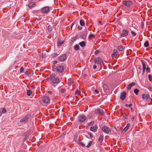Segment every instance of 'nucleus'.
Wrapping results in <instances>:
<instances>
[{"label": "nucleus", "mask_w": 152, "mask_h": 152, "mask_svg": "<svg viewBox=\"0 0 152 152\" xmlns=\"http://www.w3.org/2000/svg\"><path fill=\"white\" fill-rule=\"evenodd\" d=\"M47 79L53 84H58L61 81L62 77H56L55 74H52L48 77Z\"/></svg>", "instance_id": "obj_1"}, {"label": "nucleus", "mask_w": 152, "mask_h": 152, "mask_svg": "<svg viewBox=\"0 0 152 152\" xmlns=\"http://www.w3.org/2000/svg\"><path fill=\"white\" fill-rule=\"evenodd\" d=\"M39 100L40 103L45 104L48 103L50 99L49 97L47 96H43L39 98Z\"/></svg>", "instance_id": "obj_2"}, {"label": "nucleus", "mask_w": 152, "mask_h": 152, "mask_svg": "<svg viewBox=\"0 0 152 152\" xmlns=\"http://www.w3.org/2000/svg\"><path fill=\"white\" fill-rule=\"evenodd\" d=\"M56 74H59L60 76L62 75L64 72V68L62 66H58L56 68Z\"/></svg>", "instance_id": "obj_3"}, {"label": "nucleus", "mask_w": 152, "mask_h": 152, "mask_svg": "<svg viewBox=\"0 0 152 152\" xmlns=\"http://www.w3.org/2000/svg\"><path fill=\"white\" fill-rule=\"evenodd\" d=\"M30 115L27 114L26 115L20 120V122L24 124L26 123L28 121L29 118H30Z\"/></svg>", "instance_id": "obj_4"}, {"label": "nucleus", "mask_w": 152, "mask_h": 152, "mask_svg": "<svg viewBox=\"0 0 152 152\" xmlns=\"http://www.w3.org/2000/svg\"><path fill=\"white\" fill-rule=\"evenodd\" d=\"M50 10L49 7L46 6L43 7L41 10V12L42 13L47 14L49 12Z\"/></svg>", "instance_id": "obj_5"}, {"label": "nucleus", "mask_w": 152, "mask_h": 152, "mask_svg": "<svg viewBox=\"0 0 152 152\" xmlns=\"http://www.w3.org/2000/svg\"><path fill=\"white\" fill-rule=\"evenodd\" d=\"M86 117L83 115H80L78 117V121L80 122L85 121L86 119Z\"/></svg>", "instance_id": "obj_6"}, {"label": "nucleus", "mask_w": 152, "mask_h": 152, "mask_svg": "<svg viewBox=\"0 0 152 152\" xmlns=\"http://www.w3.org/2000/svg\"><path fill=\"white\" fill-rule=\"evenodd\" d=\"M129 31L126 29H123L122 31V33L121 34L120 37H126L128 35Z\"/></svg>", "instance_id": "obj_7"}, {"label": "nucleus", "mask_w": 152, "mask_h": 152, "mask_svg": "<svg viewBox=\"0 0 152 152\" xmlns=\"http://www.w3.org/2000/svg\"><path fill=\"white\" fill-rule=\"evenodd\" d=\"M102 129L105 133H108L111 132V130L109 128L106 126H103L102 128Z\"/></svg>", "instance_id": "obj_8"}, {"label": "nucleus", "mask_w": 152, "mask_h": 152, "mask_svg": "<svg viewBox=\"0 0 152 152\" xmlns=\"http://www.w3.org/2000/svg\"><path fill=\"white\" fill-rule=\"evenodd\" d=\"M102 59L99 57L95 58L94 60V63L97 64H100L102 62Z\"/></svg>", "instance_id": "obj_9"}, {"label": "nucleus", "mask_w": 152, "mask_h": 152, "mask_svg": "<svg viewBox=\"0 0 152 152\" xmlns=\"http://www.w3.org/2000/svg\"><path fill=\"white\" fill-rule=\"evenodd\" d=\"M96 113L98 114L102 115H104V110L101 108H98L96 109Z\"/></svg>", "instance_id": "obj_10"}, {"label": "nucleus", "mask_w": 152, "mask_h": 152, "mask_svg": "<svg viewBox=\"0 0 152 152\" xmlns=\"http://www.w3.org/2000/svg\"><path fill=\"white\" fill-rule=\"evenodd\" d=\"M66 58V56L65 54H63L61 56H60L58 57V60L60 61H64Z\"/></svg>", "instance_id": "obj_11"}, {"label": "nucleus", "mask_w": 152, "mask_h": 152, "mask_svg": "<svg viewBox=\"0 0 152 152\" xmlns=\"http://www.w3.org/2000/svg\"><path fill=\"white\" fill-rule=\"evenodd\" d=\"M123 4L126 6L129 7L131 6L132 4V2L130 1H124L123 2Z\"/></svg>", "instance_id": "obj_12"}, {"label": "nucleus", "mask_w": 152, "mask_h": 152, "mask_svg": "<svg viewBox=\"0 0 152 152\" xmlns=\"http://www.w3.org/2000/svg\"><path fill=\"white\" fill-rule=\"evenodd\" d=\"M142 98L143 100L146 99L147 101H148V99H151L150 98V96L149 95L145 94H142Z\"/></svg>", "instance_id": "obj_13"}, {"label": "nucleus", "mask_w": 152, "mask_h": 152, "mask_svg": "<svg viewBox=\"0 0 152 152\" xmlns=\"http://www.w3.org/2000/svg\"><path fill=\"white\" fill-rule=\"evenodd\" d=\"M126 93L125 92H123L121 94L120 98L122 100H124L126 98Z\"/></svg>", "instance_id": "obj_14"}, {"label": "nucleus", "mask_w": 152, "mask_h": 152, "mask_svg": "<svg viewBox=\"0 0 152 152\" xmlns=\"http://www.w3.org/2000/svg\"><path fill=\"white\" fill-rule=\"evenodd\" d=\"M103 89L104 91L105 92H108L109 91V89L106 84H104L103 86Z\"/></svg>", "instance_id": "obj_15"}, {"label": "nucleus", "mask_w": 152, "mask_h": 152, "mask_svg": "<svg viewBox=\"0 0 152 152\" xmlns=\"http://www.w3.org/2000/svg\"><path fill=\"white\" fill-rule=\"evenodd\" d=\"M35 6L36 4L35 3H34L33 2H31L29 3L28 6L30 8H31Z\"/></svg>", "instance_id": "obj_16"}, {"label": "nucleus", "mask_w": 152, "mask_h": 152, "mask_svg": "<svg viewBox=\"0 0 152 152\" xmlns=\"http://www.w3.org/2000/svg\"><path fill=\"white\" fill-rule=\"evenodd\" d=\"M135 85V83L133 82L132 83H130L127 87V89L129 90H131L132 86H134Z\"/></svg>", "instance_id": "obj_17"}, {"label": "nucleus", "mask_w": 152, "mask_h": 152, "mask_svg": "<svg viewBox=\"0 0 152 152\" xmlns=\"http://www.w3.org/2000/svg\"><path fill=\"white\" fill-rule=\"evenodd\" d=\"M103 140V137L102 135H101L100 136L98 139V141L99 143H101L102 142Z\"/></svg>", "instance_id": "obj_18"}, {"label": "nucleus", "mask_w": 152, "mask_h": 152, "mask_svg": "<svg viewBox=\"0 0 152 152\" xmlns=\"http://www.w3.org/2000/svg\"><path fill=\"white\" fill-rule=\"evenodd\" d=\"M129 117L130 118L133 123L135 122V119L134 118V117L133 115H129Z\"/></svg>", "instance_id": "obj_19"}, {"label": "nucleus", "mask_w": 152, "mask_h": 152, "mask_svg": "<svg viewBox=\"0 0 152 152\" xmlns=\"http://www.w3.org/2000/svg\"><path fill=\"white\" fill-rule=\"evenodd\" d=\"M79 45L82 47H83L86 45V43L84 41H82L81 42H80L79 43Z\"/></svg>", "instance_id": "obj_20"}, {"label": "nucleus", "mask_w": 152, "mask_h": 152, "mask_svg": "<svg viewBox=\"0 0 152 152\" xmlns=\"http://www.w3.org/2000/svg\"><path fill=\"white\" fill-rule=\"evenodd\" d=\"M97 127L96 126H91V127L90 128V130L91 131H94L95 130H96Z\"/></svg>", "instance_id": "obj_21"}, {"label": "nucleus", "mask_w": 152, "mask_h": 152, "mask_svg": "<svg viewBox=\"0 0 152 152\" xmlns=\"http://www.w3.org/2000/svg\"><path fill=\"white\" fill-rule=\"evenodd\" d=\"M66 91V89L64 88H61L60 90V92L62 94H64Z\"/></svg>", "instance_id": "obj_22"}, {"label": "nucleus", "mask_w": 152, "mask_h": 152, "mask_svg": "<svg viewBox=\"0 0 152 152\" xmlns=\"http://www.w3.org/2000/svg\"><path fill=\"white\" fill-rule=\"evenodd\" d=\"M27 95L28 96H30L32 93V91L31 90H27Z\"/></svg>", "instance_id": "obj_23"}, {"label": "nucleus", "mask_w": 152, "mask_h": 152, "mask_svg": "<svg viewBox=\"0 0 152 152\" xmlns=\"http://www.w3.org/2000/svg\"><path fill=\"white\" fill-rule=\"evenodd\" d=\"M123 47L121 45L119 46L118 47V49L120 51H122L123 50Z\"/></svg>", "instance_id": "obj_24"}, {"label": "nucleus", "mask_w": 152, "mask_h": 152, "mask_svg": "<svg viewBox=\"0 0 152 152\" xmlns=\"http://www.w3.org/2000/svg\"><path fill=\"white\" fill-rule=\"evenodd\" d=\"M80 24L81 26H83L85 24L84 21L82 20H81L80 21Z\"/></svg>", "instance_id": "obj_25"}, {"label": "nucleus", "mask_w": 152, "mask_h": 152, "mask_svg": "<svg viewBox=\"0 0 152 152\" xmlns=\"http://www.w3.org/2000/svg\"><path fill=\"white\" fill-rule=\"evenodd\" d=\"M27 133H24L23 135V136L24 137L23 138L24 140H25L27 137Z\"/></svg>", "instance_id": "obj_26"}, {"label": "nucleus", "mask_w": 152, "mask_h": 152, "mask_svg": "<svg viewBox=\"0 0 152 152\" xmlns=\"http://www.w3.org/2000/svg\"><path fill=\"white\" fill-rule=\"evenodd\" d=\"M74 49L75 50H78L79 49V46L78 45H76L74 46Z\"/></svg>", "instance_id": "obj_27"}, {"label": "nucleus", "mask_w": 152, "mask_h": 152, "mask_svg": "<svg viewBox=\"0 0 152 152\" xmlns=\"http://www.w3.org/2000/svg\"><path fill=\"white\" fill-rule=\"evenodd\" d=\"M149 44L148 42V41H146L144 44V46L145 47H148L149 46Z\"/></svg>", "instance_id": "obj_28"}, {"label": "nucleus", "mask_w": 152, "mask_h": 152, "mask_svg": "<svg viewBox=\"0 0 152 152\" xmlns=\"http://www.w3.org/2000/svg\"><path fill=\"white\" fill-rule=\"evenodd\" d=\"M139 91L137 89H135L134 90V92L136 95H138Z\"/></svg>", "instance_id": "obj_29"}, {"label": "nucleus", "mask_w": 152, "mask_h": 152, "mask_svg": "<svg viewBox=\"0 0 152 152\" xmlns=\"http://www.w3.org/2000/svg\"><path fill=\"white\" fill-rule=\"evenodd\" d=\"M128 129L127 127H125L122 130V133H124L126 131L128 130Z\"/></svg>", "instance_id": "obj_30"}, {"label": "nucleus", "mask_w": 152, "mask_h": 152, "mask_svg": "<svg viewBox=\"0 0 152 152\" xmlns=\"http://www.w3.org/2000/svg\"><path fill=\"white\" fill-rule=\"evenodd\" d=\"M48 30L49 32H50L52 30V28L49 25L48 26Z\"/></svg>", "instance_id": "obj_31"}, {"label": "nucleus", "mask_w": 152, "mask_h": 152, "mask_svg": "<svg viewBox=\"0 0 152 152\" xmlns=\"http://www.w3.org/2000/svg\"><path fill=\"white\" fill-rule=\"evenodd\" d=\"M64 42H58V46H60L61 45H62L63 44Z\"/></svg>", "instance_id": "obj_32"}, {"label": "nucleus", "mask_w": 152, "mask_h": 152, "mask_svg": "<svg viewBox=\"0 0 152 152\" xmlns=\"http://www.w3.org/2000/svg\"><path fill=\"white\" fill-rule=\"evenodd\" d=\"M118 52L117 50L116 49H114L113 50V53H114L115 55H117V53H118Z\"/></svg>", "instance_id": "obj_33"}, {"label": "nucleus", "mask_w": 152, "mask_h": 152, "mask_svg": "<svg viewBox=\"0 0 152 152\" xmlns=\"http://www.w3.org/2000/svg\"><path fill=\"white\" fill-rule=\"evenodd\" d=\"M130 32L133 36H134L136 34V33L133 31H131Z\"/></svg>", "instance_id": "obj_34"}, {"label": "nucleus", "mask_w": 152, "mask_h": 152, "mask_svg": "<svg viewBox=\"0 0 152 152\" xmlns=\"http://www.w3.org/2000/svg\"><path fill=\"white\" fill-rule=\"evenodd\" d=\"M80 93V91H79L77 90L76 91L75 94L79 95Z\"/></svg>", "instance_id": "obj_35"}, {"label": "nucleus", "mask_w": 152, "mask_h": 152, "mask_svg": "<svg viewBox=\"0 0 152 152\" xmlns=\"http://www.w3.org/2000/svg\"><path fill=\"white\" fill-rule=\"evenodd\" d=\"M6 112V110L5 108H3L2 109L1 113H5Z\"/></svg>", "instance_id": "obj_36"}, {"label": "nucleus", "mask_w": 152, "mask_h": 152, "mask_svg": "<svg viewBox=\"0 0 152 152\" xmlns=\"http://www.w3.org/2000/svg\"><path fill=\"white\" fill-rule=\"evenodd\" d=\"M94 123V121H91V122H89L88 124V126H91L92 125H93V124Z\"/></svg>", "instance_id": "obj_37"}, {"label": "nucleus", "mask_w": 152, "mask_h": 152, "mask_svg": "<svg viewBox=\"0 0 152 152\" xmlns=\"http://www.w3.org/2000/svg\"><path fill=\"white\" fill-rule=\"evenodd\" d=\"M92 143V141H90L89 142V143L86 146V147L87 148H89L90 147V146L91 144Z\"/></svg>", "instance_id": "obj_38"}, {"label": "nucleus", "mask_w": 152, "mask_h": 152, "mask_svg": "<svg viewBox=\"0 0 152 152\" xmlns=\"http://www.w3.org/2000/svg\"><path fill=\"white\" fill-rule=\"evenodd\" d=\"M94 36V35L92 34H90L89 35V36L88 38H89V39H90L91 38H92Z\"/></svg>", "instance_id": "obj_39"}, {"label": "nucleus", "mask_w": 152, "mask_h": 152, "mask_svg": "<svg viewBox=\"0 0 152 152\" xmlns=\"http://www.w3.org/2000/svg\"><path fill=\"white\" fill-rule=\"evenodd\" d=\"M146 69V72H150V68L149 67H147Z\"/></svg>", "instance_id": "obj_40"}, {"label": "nucleus", "mask_w": 152, "mask_h": 152, "mask_svg": "<svg viewBox=\"0 0 152 152\" xmlns=\"http://www.w3.org/2000/svg\"><path fill=\"white\" fill-rule=\"evenodd\" d=\"M128 11H131L132 10L134 11V9H133V8L132 7V8L129 7V9H128Z\"/></svg>", "instance_id": "obj_41"}, {"label": "nucleus", "mask_w": 152, "mask_h": 152, "mask_svg": "<svg viewBox=\"0 0 152 152\" xmlns=\"http://www.w3.org/2000/svg\"><path fill=\"white\" fill-rule=\"evenodd\" d=\"M24 70V68L23 66L21 67L20 70V73L22 72Z\"/></svg>", "instance_id": "obj_42"}, {"label": "nucleus", "mask_w": 152, "mask_h": 152, "mask_svg": "<svg viewBox=\"0 0 152 152\" xmlns=\"http://www.w3.org/2000/svg\"><path fill=\"white\" fill-rule=\"evenodd\" d=\"M148 89L149 91H152V87L151 86H149Z\"/></svg>", "instance_id": "obj_43"}, {"label": "nucleus", "mask_w": 152, "mask_h": 152, "mask_svg": "<svg viewBox=\"0 0 152 152\" xmlns=\"http://www.w3.org/2000/svg\"><path fill=\"white\" fill-rule=\"evenodd\" d=\"M88 134L89 135H90V138H91V139H92L93 137V135H92V134L91 133H88Z\"/></svg>", "instance_id": "obj_44"}, {"label": "nucleus", "mask_w": 152, "mask_h": 152, "mask_svg": "<svg viewBox=\"0 0 152 152\" xmlns=\"http://www.w3.org/2000/svg\"><path fill=\"white\" fill-rule=\"evenodd\" d=\"M58 55V54L57 53H54L53 55V56L54 57H56Z\"/></svg>", "instance_id": "obj_45"}, {"label": "nucleus", "mask_w": 152, "mask_h": 152, "mask_svg": "<svg viewBox=\"0 0 152 152\" xmlns=\"http://www.w3.org/2000/svg\"><path fill=\"white\" fill-rule=\"evenodd\" d=\"M80 145H81L83 147H85V145L82 142H80Z\"/></svg>", "instance_id": "obj_46"}, {"label": "nucleus", "mask_w": 152, "mask_h": 152, "mask_svg": "<svg viewBox=\"0 0 152 152\" xmlns=\"http://www.w3.org/2000/svg\"><path fill=\"white\" fill-rule=\"evenodd\" d=\"M99 52H100V51L99 50H97L95 51V54H98L99 53Z\"/></svg>", "instance_id": "obj_47"}, {"label": "nucleus", "mask_w": 152, "mask_h": 152, "mask_svg": "<svg viewBox=\"0 0 152 152\" xmlns=\"http://www.w3.org/2000/svg\"><path fill=\"white\" fill-rule=\"evenodd\" d=\"M141 62L142 63V66L145 64V63L143 61H142V60H141Z\"/></svg>", "instance_id": "obj_48"}, {"label": "nucleus", "mask_w": 152, "mask_h": 152, "mask_svg": "<svg viewBox=\"0 0 152 152\" xmlns=\"http://www.w3.org/2000/svg\"><path fill=\"white\" fill-rule=\"evenodd\" d=\"M94 91L96 94H98L99 93V91L98 90L96 89L94 90Z\"/></svg>", "instance_id": "obj_49"}, {"label": "nucleus", "mask_w": 152, "mask_h": 152, "mask_svg": "<svg viewBox=\"0 0 152 152\" xmlns=\"http://www.w3.org/2000/svg\"><path fill=\"white\" fill-rule=\"evenodd\" d=\"M151 77H152L151 75H148V78H149V80L150 81H151V80H150V78H151Z\"/></svg>", "instance_id": "obj_50"}, {"label": "nucleus", "mask_w": 152, "mask_h": 152, "mask_svg": "<svg viewBox=\"0 0 152 152\" xmlns=\"http://www.w3.org/2000/svg\"><path fill=\"white\" fill-rule=\"evenodd\" d=\"M57 63V61H53V64H56ZM54 66H55V65H54L53 67H54Z\"/></svg>", "instance_id": "obj_51"}, {"label": "nucleus", "mask_w": 152, "mask_h": 152, "mask_svg": "<svg viewBox=\"0 0 152 152\" xmlns=\"http://www.w3.org/2000/svg\"><path fill=\"white\" fill-rule=\"evenodd\" d=\"M97 68V66L96 65H94L93 66V68L94 69H95Z\"/></svg>", "instance_id": "obj_52"}, {"label": "nucleus", "mask_w": 152, "mask_h": 152, "mask_svg": "<svg viewBox=\"0 0 152 152\" xmlns=\"http://www.w3.org/2000/svg\"><path fill=\"white\" fill-rule=\"evenodd\" d=\"M130 126V124H127V125L126 127H127V128L128 129L129 126Z\"/></svg>", "instance_id": "obj_53"}, {"label": "nucleus", "mask_w": 152, "mask_h": 152, "mask_svg": "<svg viewBox=\"0 0 152 152\" xmlns=\"http://www.w3.org/2000/svg\"><path fill=\"white\" fill-rule=\"evenodd\" d=\"M77 28H78V29L79 30H81L82 28V27L80 26H78Z\"/></svg>", "instance_id": "obj_54"}, {"label": "nucleus", "mask_w": 152, "mask_h": 152, "mask_svg": "<svg viewBox=\"0 0 152 152\" xmlns=\"http://www.w3.org/2000/svg\"><path fill=\"white\" fill-rule=\"evenodd\" d=\"M145 69H144V68H142V74L144 73L145 71Z\"/></svg>", "instance_id": "obj_55"}, {"label": "nucleus", "mask_w": 152, "mask_h": 152, "mask_svg": "<svg viewBox=\"0 0 152 152\" xmlns=\"http://www.w3.org/2000/svg\"><path fill=\"white\" fill-rule=\"evenodd\" d=\"M132 102H130V104L128 105L129 107H130L132 106Z\"/></svg>", "instance_id": "obj_56"}, {"label": "nucleus", "mask_w": 152, "mask_h": 152, "mask_svg": "<svg viewBox=\"0 0 152 152\" xmlns=\"http://www.w3.org/2000/svg\"><path fill=\"white\" fill-rule=\"evenodd\" d=\"M143 68L145 69L146 68V65H143L142 66Z\"/></svg>", "instance_id": "obj_57"}, {"label": "nucleus", "mask_w": 152, "mask_h": 152, "mask_svg": "<svg viewBox=\"0 0 152 152\" xmlns=\"http://www.w3.org/2000/svg\"><path fill=\"white\" fill-rule=\"evenodd\" d=\"M98 23L100 24L101 25H102L103 24L102 23V22L101 21H99Z\"/></svg>", "instance_id": "obj_58"}, {"label": "nucleus", "mask_w": 152, "mask_h": 152, "mask_svg": "<svg viewBox=\"0 0 152 152\" xmlns=\"http://www.w3.org/2000/svg\"><path fill=\"white\" fill-rule=\"evenodd\" d=\"M115 55V54H114V53H113L111 54V56L112 57H114Z\"/></svg>", "instance_id": "obj_59"}, {"label": "nucleus", "mask_w": 152, "mask_h": 152, "mask_svg": "<svg viewBox=\"0 0 152 152\" xmlns=\"http://www.w3.org/2000/svg\"><path fill=\"white\" fill-rule=\"evenodd\" d=\"M48 93L50 94H51L52 93V91H48Z\"/></svg>", "instance_id": "obj_60"}, {"label": "nucleus", "mask_w": 152, "mask_h": 152, "mask_svg": "<svg viewBox=\"0 0 152 152\" xmlns=\"http://www.w3.org/2000/svg\"><path fill=\"white\" fill-rule=\"evenodd\" d=\"M74 22H73V23H72V25H71V29H72V26L73 25H74Z\"/></svg>", "instance_id": "obj_61"}, {"label": "nucleus", "mask_w": 152, "mask_h": 152, "mask_svg": "<svg viewBox=\"0 0 152 152\" xmlns=\"http://www.w3.org/2000/svg\"><path fill=\"white\" fill-rule=\"evenodd\" d=\"M26 75H29V73L28 71H26Z\"/></svg>", "instance_id": "obj_62"}, {"label": "nucleus", "mask_w": 152, "mask_h": 152, "mask_svg": "<svg viewBox=\"0 0 152 152\" xmlns=\"http://www.w3.org/2000/svg\"><path fill=\"white\" fill-rule=\"evenodd\" d=\"M31 88L33 89L34 88V86H32L31 87Z\"/></svg>", "instance_id": "obj_63"}, {"label": "nucleus", "mask_w": 152, "mask_h": 152, "mask_svg": "<svg viewBox=\"0 0 152 152\" xmlns=\"http://www.w3.org/2000/svg\"><path fill=\"white\" fill-rule=\"evenodd\" d=\"M131 111L132 112H133L134 111L133 109L132 108H131Z\"/></svg>", "instance_id": "obj_64"}]
</instances>
